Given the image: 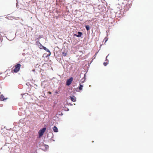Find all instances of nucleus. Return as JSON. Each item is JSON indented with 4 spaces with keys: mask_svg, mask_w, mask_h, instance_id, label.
<instances>
[{
    "mask_svg": "<svg viewBox=\"0 0 153 153\" xmlns=\"http://www.w3.org/2000/svg\"><path fill=\"white\" fill-rule=\"evenodd\" d=\"M46 130V128H44L40 130L39 131V137H42L43 134L44 133Z\"/></svg>",
    "mask_w": 153,
    "mask_h": 153,
    "instance_id": "obj_2",
    "label": "nucleus"
},
{
    "mask_svg": "<svg viewBox=\"0 0 153 153\" xmlns=\"http://www.w3.org/2000/svg\"><path fill=\"white\" fill-rule=\"evenodd\" d=\"M107 57H108V56H106V58H107Z\"/></svg>",
    "mask_w": 153,
    "mask_h": 153,
    "instance_id": "obj_17",
    "label": "nucleus"
},
{
    "mask_svg": "<svg viewBox=\"0 0 153 153\" xmlns=\"http://www.w3.org/2000/svg\"><path fill=\"white\" fill-rule=\"evenodd\" d=\"M71 100L74 102H75L76 101V98L74 96H70V97Z\"/></svg>",
    "mask_w": 153,
    "mask_h": 153,
    "instance_id": "obj_7",
    "label": "nucleus"
},
{
    "mask_svg": "<svg viewBox=\"0 0 153 153\" xmlns=\"http://www.w3.org/2000/svg\"><path fill=\"white\" fill-rule=\"evenodd\" d=\"M36 43L37 44H39V48L41 49H43L44 46H43L39 42H37Z\"/></svg>",
    "mask_w": 153,
    "mask_h": 153,
    "instance_id": "obj_5",
    "label": "nucleus"
},
{
    "mask_svg": "<svg viewBox=\"0 0 153 153\" xmlns=\"http://www.w3.org/2000/svg\"><path fill=\"white\" fill-rule=\"evenodd\" d=\"M107 62H104L103 63V65L105 66H106L107 65Z\"/></svg>",
    "mask_w": 153,
    "mask_h": 153,
    "instance_id": "obj_14",
    "label": "nucleus"
},
{
    "mask_svg": "<svg viewBox=\"0 0 153 153\" xmlns=\"http://www.w3.org/2000/svg\"><path fill=\"white\" fill-rule=\"evenodd\" d=\"M85 28L87 31H88L90 29L89 26L88 25L85 26Z\"/></svg>",
    "mask_w": 153,
    "mask_h": 153,
    "instance_id": "obj_12",
    "label": "nucleus"
},
{
    "mask_svg": "<svg viewBox=\"0 0 153 153\" xmlns=\"http://www.w3.org/2000/svg\"><path fill=\"white\" fill-rule=\"evenodd\" d=\"M62 55L64 56H66L67 55V53H65V52H62Z\"/></svg>",
    "mask_w": 153,
    "mask_h": 153,
    "instance_id": "obj_13",
    "label": "nucleus"
},
{
    "mask_svg": "<svg viewBox=\"0 0 153 153\" xmlns=\"http://www.w3.org/2000/svg\"><path fill=\"white\" fill-rule=\"evenodd\" d=\"M48 94H51V92H50V91H49V92H48Z\"/></svg>",
    "mask_w": 153,
    "mask_h": 153,
    "instance_id": "obj_15",
    "label": "nucleus"
},
{
    "mask_svg": "<svg viewBox=\"0 0 153 153\" xmlns=\"http://www.w3.org/2000/svg\"><path fill=\"white\" fill-rule=\"evenodd\" d=\"M78 35H76V34H74V36H76L77 37H79L81 36L82 33L81 32H78Z\"/></svg>",
    "mask_w": 153,
    "mask_h": 153,
    "instance_id": "obj_8",
    "label": "nucleus"
},
{
    "mask_svg": "<svg viewBox=\"0 0 153 153\" xmlns=\"http://www.w3.org/2000/svg\"><path fill=\"white\" fill-rule=\"evenodd\" d=\"M55 93L56 94H57L58 93V92L57 91H56L55 92Z\"/></svg>",
    "mask_w": 153,
    "mask_h": 153,
    "instance_id": "obj_16",
    "label": "nucleus"
},
{
    "mask_svg": "<svg viewBox=\"0 0 153 153\" xmlns=\"http://www.w3.org/2000/svg\"><path fill=\"white\" fill-rule=\"evenodd\" d=\"M53 129L54 132H57L58 131V129L56 126H54L53 128Z\"/></svg>",
    "mask_w": 153,
    "mask_h": 153,
    "instance_id": "obj_9",
    "label": "nucleus"
},
{
    "mask_svg": "<svg viewBox=\"0 0 153 153\" xmlns=\"http://www.w3.org/2000/svg\"><path fill=\"white\" fill-rule=\"evenodd\" d=\"M43 49L44 50H45V51H46L47 52L49 53V55H48V56L50 55L51 54V53L49 50H48V49L47 48H46V47H44L43 48Z\"/></svg>",
    "mask_w": 153,
    "mask_h": 153,
    "instance_id": "obj_10",
    "label": "nucleus"
},
{
    "mask_svg": "<svg viewBox=\"0 0 153 153\" xmlns=\"http://www.w3.org/2000/svg\"><path fill=\"white\" fill-rule=\"evenodd\" d=\"M21 65L20 64H16L13 67L12 69L11 72L12 73H17L19 72L20 69Z\"/></svg>",
    "mask_w": 153,
    "mask_h": 153,
    "instance_id": "obj_1",
    "label": "nucleus"
},
{
    "mask_svg": "<svg viewBox=\"0 0 153 153\" xmlns=\"http://www.w3.org/2000/svg\"><path fill=\"white\" fill-rule=\"evenodd\" d=\"M83 87V86L82 85L80 84L79 86V89L80 90H81L82 89V88Z\"/></svg>",
    "mask_w": 153,
    "mask_h": 153,
    "instance_id": "obj_11",
    "label": "nucleus"
},
{
    "mask_svg": "<svg viewBox=\"0 0 153 153\" xmlns=\"http://www.w3.org/2000/svg\"><path fill=\"white\" fill-rule=\"evenodd\" d=\"M43 149L45 151H47L49 148V146L48 145H44L42 146Z\"/></svg>",
    "mask_w": 153,
    "mask_h": 153,
    "instance_id": "obj_4",
    "label": "nucleus"
},
{
    "mask_svg": "<svg viewBox=\"0 0 153 153\" xmlns=\"http://www.w3.org/2000/svg\"><path fill=\"white\" fill-rule=\"evenodd\" d=\"M73 80V78L72 77H71L67 79L66 82V85L68 86L72 82Z\"/></svg>",
    "mask_w": 153,
    "mask_h": 153,
    "instance_id": "obj_3",
    "label": "nucleus"
},
{
    "mask_svg": "<svg viewBox=\"0 0 153 153\" xmlns=\"http://www.w3.org/2000/svg\"><path fill=\"white\" fill-rule=\"evenodd\" d=\"M4 97L3 96V95L2 94L0 96V101H4L5 100H6L7 99V98H4Z\"/></svg>",
    "mask_w": 153,
    "mask_h": 153,
    "instance_id": "obj_6",
    "label": "nucleus"
}]
</instances>
